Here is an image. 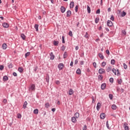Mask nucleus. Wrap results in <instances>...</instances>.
I'll use <instances>...</instances> for the list:
<instances>
[{
  "label": "nucleus",
  "instance_id": "79ce46f5",
  "mask_svg": "<svg viewBox=\"0 0 130 130\" xmlns=\"http://www.w3.org/2000/svg\"><path fill=\"white\" fill-rule=\"evenodd\" d=\"M22 117V115L21 114L18 113L17 114V118H21Z\"/></svg>",
  "mask_w": 130,
  "mask_h": 130
},
{
  "label": "nucleus",
  "instance_id": "6e6d98bb",
  "mask_svg": "<svg viewBox=\"0 0 130 130\" xmlns=\"http://www.w3.org/2000/svg\"><path fill=\"white\" fill-rule=\"evenodd\" d=\"M117 76H120V73H119V70H117Z\"/></svg>",
  "mask_w": 130,
  "mask_h": 130
},
{
  "label": "nucleus",
  "instance_id": "680f3d73",
  "mask_svg": "<svg viewBox=\"0 0 130 130\" xmlns=\"http://www.w3.org/2000/svg\"><path fill=\"white\" fill-rule=\"evenodd\" d=\"M106 52L108 55H109L110 54V52H109V50H106Z\"/></svg>",
  "mask_w": 130,
  "mask_h": 130
},
{
  "label": "nucleus",
  "instance_id": "6ab92c4d",
  "mask_svg": "<svg viewBox=\"0 0 130 130\" xmlns=\"http://www.w3.org/2000/svg\"><path fill=\"white\" fill-rule=\"evenodd\" d=\"M21 38H22V39L23 40H25L26 39V36H25V35L24 34H21L20 35Z\"/></svg>",
  "mask_w": 130,
  "mask_h": 130
},
{
  "label": "nucleus",
  "instance_id": "6e6552de",
  "mask_svg": "<svg viewBox=\"0 0 130 130\" xmlns=\"http://www.w3.org/2000/svg\"><path fill=\"white\" fill-rule=\"evenodd\" d=\"M106 116L105 115V113H102L100 115V118H101V119H104V118H105Z\"/></svg>",
  "mask_w": 130,
  "mask_h": 130
},
{
  "label": "nucleus",
  "instance_id": "c9c22d12",
  "mask_svg": "<svg viewBox=\"0 0 130 130\" xmlns=\"http://www.w3.org/2000/svg\"><path fill=\"white\" fill-rule=\"evenodd\" d=\"M111 64H112L113 66L115 64V60L114 59H112L111 60Z\"/></svg>",
  "mask_w": 130,
  "mask_h": 130
},
{
  "label": "nucleus",
  "instance_id": "f257e3e1",
  "mask_svg": "<svg viewBox=\"0 0 130 130\" xmlns=\"http://www.w3.org/2000/svg\"><path fill=\"white\" fill-rule=\"evenodd\" d=\"M63 67L64 66L63 65V63H60L58 64V69H59V71H62V69H63Z\"/></svg>",
  "mask_w": 130,
  "mask_h": 130
},
{
  "label": "nucleus",
  "instance_id": "603ef678",
  "mask_svg": "<svg viewBox=\"0 0 130 130\" xmlns=\"http://www.w3.org/2000/svg\"><path fill=\"white\" fill-rule=\"evenodd\" d=\"M69 36H70L71 37H73V32L72 31H70L69 32Z\"/></svg>",
  "mask_w": 130,
  "mask_h": 130
},
{
  "label": "nucleus",
  "instance_id": "4be33fe9",
  "mask_svg": "<svg viewBox=\"0 0 130 130\" xmlns=\"http://www.w3.org/2000/svg\"><path fill=\"white\" fill-rule=\"evenodd\" d=\"M74 116L76 118H79V116H80V114L78 112H76L75 113V114H74Z\"/></svg>",
  "mask_w": 130,
  "mask_h": 130
},
{
  "label": "nucleus",
  "instance_id": "bf43d9fd",
  "mask_svg": "<svg viewBox=\"0 0 130 130\" xmlns=\"http://www.w3.org/2000/svg\"><path fill=\"white\" fill-rule=\"evenodd\" d=\"M78 9H79V6L77 5L75 7V12L77 13L78 12Z\"/></svg>",
  "mask_w": 130,
  "mask_h": 130
},
{
  "label": "nucleus",
  "instance_id": "b1692460",
  "mask_svg": "<svg viewBox=\"0 0 130 130\" xmlns=\"http://www.w3.org/2000/svg\"><path fill=\"white\" fill-rule=\"evenodd\" d=\"M87 13H88V14H90V13H91V8H90V7L88 5L87 6Z\"/></svg>",
  "mask_w": 130,
  "mask_h": 130
},
{
  "label": "nucleus",
  "instance_id": "f704fd0d",
  "mask_svg": "<svg viewBox=\"0 0 130 130\" xmlns=\"http://www.w3.org/2000/svg\"><path fill=\"white\" fill-rule=\"evenodd\" d=\"M39 112V110L38 109H36L34 110V114H37Z\"/></svg>",
  "mask_w": 130,
  "mask_h": 130
},
{
  "label": "nucleus",
  "instance_id": "13d9d810",
  "mask_svg": "<svg viewBox=\"0 0 130 130\" xmlns=\"http://www.w3.org/2000/svg\"><path fill=\"white\" fill-rule=\"evenodd\" d=\"M55 84H56V85H59L60 84V82H59V81L57 80L55 81Z\"/></svg>",
  "mask_w": 130,
  "mask_h": 130
},
{
  "label": "nucleus",
  "instance_id": "e433bc0d",
  "mask_svg": "<svg viewBox=\"0 0 130 130\" xmlns=\"http://www.w3.org/2000/svg\"><path fill=\"white\" fill-rule=\"evenodd\" d=\"M109 98L110 99V100H112V99H113V95H112V94H109Z\"/></svg>",
  "mask_w": 130,
  "mask_h": 130
},
{
  "label": "nucleus",
  "instance_id": "052dcab7",
  "mask_svg": "<svg viewBox=\"0 0 130 130\" xmlns=\"http://www.w3.org/2000/svg\"><path fill=\"white\" fill-rule=\"evenodd\" d=\"M110 83H113V78H110L109 79Z\"/></svg>",
  "mask_w": 130,
  "mask_h": 130
},
{
  "label": "nucleus",
  "instance_id": "0eeeda50",
  "mask_svg": "<svg viewBox=\"0 0 130 130\" xmlns=\"http://www.w3.org/2000/svg\"><path fill=\"white\" fill-rule=\"evenodd\" d=\"M101 88L102 90H104L105 89H106V83H102L101 86Z\"/></svg>",
  "mask_w": 130,
  "mask_h": 130
},
{
  "label": "nucleus",
  "instance_id": "473e14b6",
  "mask_svg": "<svg viewBox=\"0 0 130 130\" xmlns=\"http://www.w3.org/2000/svg\"><path fill=\"white\" fill-rule=\"evenodd\" d=\"M38 70V67L36 66V67H34V71L35 72V73H37Z\"/></svg>",
  "mask_w": 130,
  "mask_h": 130
},
{
  "label": "nucleus",
  "instance_id": "aec40b11",
  "mask_svg": "<svg viewBox=\"0 0 130 130\" xmlns=\"http://www.w3.org/2000/svg\"><path fill=\"white\" fill-rule=\"evenodd\" d=\"M69 95H73V94H74V90H73V89L71 88L70 89H69Z\"/></svg>",
  "mask_w": 130,
  "mask_h": 130
},
{
  "label": "nucleus",
  "instance_id": "412c9836",
  "mask_svg": "<svg viewBox=\"0 0 130 130\" xmlns=\"http://www.w3.org/2000/svg\"><path fill=\"white\" fill-rule=\"evenodd\" d=\"M23 71L24 68H23V67H21L18 68V72H19V73H23Z\"/></svg>",
  "mask_w": 130,
  "mask_h": 130
},
{
  "label": "nucleus",
  "instance_id": "37998d69",
  "mask_svg": "<svg viewBox=\"0 0 130 130\" xmlns=\"http://www.w3.org/2000/svg\"><path fill=\"white\" fill-rule=\"evenodd\" d=\"M45 106L46 108H48V107H49V103H46Z\"/></svg>",
  "mask_w": 130,
  "mask_h": 130
},
{
  "label": "nucleus",
  "instance_id": "f03ea898",
  "mask_svg": "<svg viewBox=\"0 0 130 130\" xmlns=\"http://www.w3.org/2000/svg\"><path fill=\"white\" fill-rule=\"evenodd\" d=\"M105 73H106L105 69L103 68H101L99 70V74H100V75L102 74H105Z\"/></svg>",
  "mask_w": 130,
  "mask_h": 130
},
{
  "label": "nucleus",
  "instance_id": "5701e85b",
  "mask_svg": "<svg viewBox=\"0 0 130 130\" xmlns=\"http://www.w3.org/2000/svg\"><path fill=\"white\" fill-rule=\"evenodd\" d=\"M99 56L101 59H103L104 58V56H103V54L101 53H99Z\"/></svg>",
  "mask_w": 130,
  "mask_h": 130
},
{
  "label": "nucleus",
  "instance_id": "393cba45",
  "mask_svg": "<svg viewBox=\"0 0 130 130\" xmlns=\"http://www.w3.org/2000/svg\"><path fill=\"white\" fill-rule=\"evenodd\" d=\"M8 67L9 69H13V64L12 63H8Z\"/></svg>",
  "mask_w": 130,
  "mask_h": 130
},
{
  "label": "nucleus",
  "instance_id": "c85d7f7f",
  "mask_svg": "<svg viewBox=\"0 0 130 130\" xmlns=\"http://www.w3.org/2000/svg\"><path fill=\"white\" fill-rule=\"evenodd\" d=\"M117 82L119 85H121V83H122V79H117Z\"/></svg>",
  "mask_w": 130,
  "mask_h": 130
},
{
  "label": "nucleus",
  "instance_id": "de8ad7c7",
  "mask_svg": "<svg viewBox=\"0 0 130 130\" xmlns=\"http://www.w3.org/2000/svg\"><path fill=\"white\" fill-rule=\"evenodd\" d=\"M84 37L85 38H89V35H88V32H86L85 35H84Z\"/></svg>",
  "mask_w": 130,
  "mask_h": 130
},
{
  "label": "nucleus",
  "instance_id": "f8f14e48",
  "mask_svg": "<svg viewBox=\"0 0 130 130\" xmlns=\"http://www.w3.org/2000/svg\"><path fill=\"white\" fill-rule=\"evenodd\" d=\"M60 11L61 13H62V14H63V13L66 12V8H64V7L63 6H61Z\"/></svg>",
  "mask_w": 130,
  "mask_h": 130
},
{
  "label": "nucleus",
  "instance_id": "864d4df0",
  "mask_svg": "<svg viewBox=\"0 0 130 130\" xmlns=\"http://www.w3.org/2000/svg\"><path fill=\"white\" fill-rule=\"evenodd\" d=\"M4 65H0V71H3L4 70Z\"/></svg>",
  "mask_w": 130,
  "mask_h": 130
},
{
  "label": "nucleus",
  "instance_id": "423d86ee",
  "mask_svg": "<svg viewBox=\"0 0 130 130\" xmlns=\"http://www.w3.org/2000/svg\"><path fill=\"white\" fill-rule=\"evenodd\" d=\"M50 59H51V60H53V59H54L55 56L53 54V52H51L50 53Z\"/></svg>",
  "mask_w": 130,
  "mask_h": 130
},
{
  "label": "nucleus",
  "instance_id": "4c0bfd02",
  "mask_svg": "<svg viewBox=\"0 0 130 130\" xmlns=\"http://www.w3.org/2000/svg\"><path fill=\"white\" fill-rule=\"evenodd\" d=\"M30 55V52H27L25 54V57L26 58L27 56H29Z\"/></svg>",
  "mask_w": 130,
  "mask_h": 130
},
{
  "label": "nucleus",
  "instance_id": "72a5a7b5",
  "mask_svg": "<svg viewBox=\"0 0 130 130\" xmlns=\"http://www.w3.org/2000/svg\"><path fill=\"white\" fill-rule=\"evenodd\" d=\"M99 18L98 17H96L95 19V24H98V23H99Z\"/></svg>",
  "mask_w": 130,
  "mask_h": 130
},
{
  "label": "nucleus",
  "instance_id": "f3484780",
  "mask_svg": "<svg viewBox=\"0 0 130 130\" xmlns=\"http://www.w3.org/2000/svg\"><path fill=\"white\" fill-rule=\"evenodd\" d=\"M28 103H27V101H25L23 105V109H26V108L27 107V105Z\"/></svg>",
  "mask_w": 130,
  "mask_h": 130
},
{
  "label": "nucleus",
  "instance_id": "c03bdc74",
  "mask_svg": "<svg viewBox=\"0 0 130 130\" xmlns=\"http://www.w3.org/2000/svg\"><path fill=\"white\" fill-rule=\"evenodd\" d=\"M123 68L124 70H126V69H127V66L126 64H125V63H123Z\"/></svg>",
  "mask_w": 130,
  "mask_h": 130
},
{
  "label": "nucleus",
  "instance_id": "9d476101",
  "mask_svg": "<svg viewBox=\"0 0 130 130\" xmlns=\"http://www.w3.org/2000/svg\"><path fill=\"white\" fill-rule=\"evenodd\" d=\"M101 107V104L100 103H98L97 105H96V110L98 111H99Z\"/></svg>",
  "mask_w": 130,
  "mask_h": 130
},
{
  "label": "nucleus",
  "instance_id": "338daca9",
  "mask_svg": "<svg viewBox=\"0 0 130 130\" xmlns=\"http://www.w3.org/2000/svg\"><path fill=\"white\" fill-rule=\"evenodd\" d=\"M96 14H100V9L96 10Z\"/></svg>",
  "mask_w": 130,
  "mask_h": 130
},
{
  "label": "nucleus",
  "instance_id": "7ed1b4c3",
  "mask_svg": "<svg viewBox=\"0 0 130 130\" xmlns=\"http://www.w3.org/2000/svg\"><path fill=\"white\" fill-rule=\"evenodd\" d=\"M29 90H30V91H35V89H36L35 84H32L29 87Z\"/></svg>",
  "mask_w": 130,
  "mask_h": 130
},
{
  "label": "nucleus",
  "instance_id": "3c124183",
  "mask_svg": "<svg viewBox=\"0 0 130 130\" xmlns=\"http://www.w3.org/2000/svg\"><path fill=\"white\" fill-rule=\"evenodd\" d=\"M110 20H111V21H114V16H113V15L111 16Z\"/></svg>",
  "mask_w": 130,
  "mask_h": 130
},
{
  "label": "nucleus",
  "instance_id": "7c9ffc66",
  "mask_svg": "<svg viewBox=\"0 0 130 130\" xmlns=\"http://www.w3.org/2000/svg\"><path fill=\"white\" fill-rule=\"evenodd\" d=\"M126 15V12H124V11H122V14H121V17H125V16Z\"/></svg>",
  "mask_w": 130,
  "mask_h": 130
},
{
  "label": "nucleus",
  "instance_id": "5fc2aeb1",
  "mask_svg": "<svg viewBox=\"0 0 130 130\" xmlns=\"http://www.w3.org/2000/svg\"><path fill=\"white\" fill-rule=\"evenodd\" d=\"M79 62H80V64H81V66H83V65H84L85 61H80Z\"/></svg>",
  "mask_w": 130,
  "mask_h": 130
},
{
  "label": "nucleus",
  "instance_id": "4468645a",
  "mask_svg": "<svg viewBox=\"0 0 130 130\" xmlns=\"http://www.w3.org/2000/svg\"><path fill=\"white\" fill-rule=\"evenodd\" d=\"M59 43V42L58 41H55V40L53 41V45H54V46H58Z\"/></svg>",
  "mask_w": 130,
  "mask_h": 130
},
{
  "label": "nucleus",
  "instance_id": "69168bd1",
  "mask_svg": "<svg viewBox=\"0 0 130 130\" xmlns=\"http://www.w3.org/2000/svg\"><path fill=\"white\" fill-rule=\"evenodd\" d=\"M13 75L14 77H17V76H18V74H17V73H16V72H13Z\"/></svg>",
  "mask_w": 130,
  "mask_h": 130
},
{
  "label": "nucleus",
  "instance_id": "a19ab883",
  "mask_svg": "<svg viewBox=\"0 0 130 130\" xmlns=\"http://www.w3.org/2000/svg\"><path fill=\"white\" fill-rule=\"evenodd\" d=\"M106 126L108 129H110V127H109V124H108V121L106 122Z\"/></svg>",
  "mask_w": 130,
  "mask_h": 130
},
{
  "label": "nucleus",
  "instance_id": "bb28decb",
  "mask_svg": "<svg viewBox=\"0 0 130 130\" xmlns=\"http://www.w3.org/2000/svg\"><path fill=\"white\" fill-rule=\"evenodd\" d=\"M116 108H117L116 105L115 104L112 105V109H113V110H116Z\"/></svg>",
  "mask_w": 130,
  "mask_h": 130
},
{
  "label": "nucleus",
  "instance_id": "20e7f679",
  "mask_svg": "<svg viewBox=\"0 0 130 130\" xmlns=\"http://www.w3.org/2000/svg\"><path fill=\"white\" fill-rule=\"evenodd\" d=\"M107 24L108 27H112L113 26V23L111 20H108L107 22Z\"/></svg>",
  "mask_w": 130,
  "mask_h": 130
},
{
  "label": "nucleus",
  "instance_id": "09e8293b",
  "mask_svg": "<svg viewBox=\"0 0 130 130\" xmlns=\"http://www.w3.org/2000/svg\"><path fill=\"white\" fill-rule=\"evenodd\" d=\"M102 67H105L106 66V62L103 61L102 63Z\"/></svg>",
  "mask_w": 130,
  "mask_h": 130
},
{
  "label": "nucleus",
  "instance_id": "774afa93",
  "mask_svg": "<svg viewBox=\"0 0 130 130\" xmlns=\"http://www.w3.org/2000/svg\"><path fill=\"white\" fill-rule=\"evenodd\" d=\"M122 33L124 35H126V31L125 30H122Z\"/></svg>",
  "mask_w": 130,
  "mask_h": 130
},
{
  "label": "nucleus",
  "instance_id": "8fccbe9b",
  "mask_svg": "<svg viewBox=\"0 0 130 130\" xmlns=\"http://www.w3.org/2000/svg\"><path fill=\"white\" fill-rule=\"evenodd\" d=\"M62 43H66V42L64 41V36L62 37Z\"/></svg>",
  "mask_w": 130,
  "mask_h": 130
},
{
  "label": "nucleus",
  "instance_id": "dca6fc26",
  "mask_svg": "<svg viewBox=\"0 0 130 130\" xmlns=\"http://www.w3.org/2000/svg\"><path fill=\"white\" fill-rule=\"evenodd\" d=\"M9 80V77L7 76H4L3 77V82H7V81Z\"/></svg>",
  "mask_w": 130,
  "mask_h": 130
},
{
  "label": "nucleus",
  "instance_id": "a878e982",
  "mask_svg": "<svg viewBox=\"0 0 130 130\" xmlns=\"http://www.w3.org/2000/svg\"><path fill=\"white\" fill-rule=\"evenodd\" d=\"M46 82H47V83L48 84L49 83V75H47L46 77Z\"/></svg>",
  "mask_w": 130,
  "mask_h": 130
},
{
  "label": "nucleus",
  "instance_id": "e2e57ef3",
  "mask_svg": "<svg viewBox=\"0 0 130 130\" xmlns=\"http://www.w3.org/2000/svg\"><path fill=\"white\" fill-rule=\"evenodd\" d=\"M93 66L94 68L95 69H96L97 64H96V62H94L93 63Z\"/></svg>",
  "mask_w": 130,
  "mask_h": 130
},
{
  "label": "nucleus",
  "instance_id": "9b49d317",
  "mask_svg": "<svg viewBox=\"0 0 130 130\" xmlns=\"http://www.w3.org/2000/svg\"><path fill=\"white\" fill-rule=\"evenodd\" d=\"M71 15H72V11H71V10H68L67 12V18H69V17H71Z\"/></svg>",
  "mask_w": 130,
  "mask_h": 130
},
{
  "label": "nucleus",
  "instance_id": "cd10ccee",
  "mask_svg": "<svg viewBox=\"0 0 130 130\" xmlns=\"http://www.w3.org/2000/svg\"><path fill=\"white\" fill-rule=\"evenodd\" d=\"M3 49H7V44L4 43L2 45Z\"/></svg>",
  "mask_w": 130,
  "mask_h": 130
},
{
  "label": "nucleus",
  "instance_id": "39448f33",
  "mask_svg": "<svg viewBox=\"0 0 130 130\" xmlns=\"http://www.w3.org/2000/svg\"><path fill=\"white\" fill-rule=\"evenodd\" d=\"M128 124L126 122L124 123V128L125 130H129V128L128 127Z\"/></svg>",
  "mask_w": 130,
  "mask_h": 130
},
{
  "label": "nucleus",
  "instance_id": "1a4fd4ad",
  "mask_svg": "<svg viewBox=\"0 0 130 130\" xmlns=\"http://www.w3.org/2000/svg\"><path fill=\"white\" fill-rule=\"evenodd\" d=\"M4 28H9V24L7 22H4L2 24Z\"/></svg>",
  "mask_w": 130,
  "mask_h": 130
},
{
  "label": "nucleus",
  "instance_id": "a18cd8bd",
  "mask_svg": "<svg viewBox=\"0 0 130 130\" xmlns=\"http://www.w3.org/2000/svg\"><path fill=\"white\" fill-rule=\"evenodd\" d=\"M112 72L114 73V75H116V70H115V69H113L112 70Z\"/></svg>",
  "mask_w": 130,
  "mask_h": 130
},
{
  "label": "nucleus",
  "instance_id": "4d7b16f0",
  "mask_svg": "<svg viewBox=\"0 0 130 130\" xmlns=\"http://www.w3.org/2000/svg\"><path fill=\"white\" fill-rule=\"evenodd\" d=\"M83 130H87V125L86 124L84 125Z\"/></svg>",
  "mask_w": 130,
  "mask_h": 130
},
{
  "label": "nucleus",
  "instance_id": "0e129e2a",
  "mask_svg": "<svg viewBox=\"0 0 130 130\" xmlns=\"http://www.w3.org/2000/svg\"><path fill=\"white\" fill-rule=\"evenodd\" d=\"M7 99H4L3 100V103H4V104H7Z\"/></svg>",
  "mask_w": 130,
  "mask_h": 130
},
{
  "label": "nucleus",
  "instance_id": "2eb2a0df",
  "mask_svg": "<svg viewBox=\"0 0 130 130\" xmlns=\"http://www.w3.org/2000/svg\"><path fill=\"white\" fill-rule=\"evenodd\" d=\"M75 6V3L74 2H71L70 4V9H73L74 8V6Z\"/></svg>",
  "mask_w": 130,
  "mask_h": 130
},
{
  "label": "nucleus",
  "instance_id": "ea45409f",
  "mask_svg": "<svg viewBox=\"0 0 130 130\" xmlns=\"http://www.w3.org/2000/svg\"><path fill=\"white\" fill-rule=\"evenodd\" d=\"M61 50H62V51H64V50H66V46H64V45H63L61 47Z\"/></svg>",
  "mask_w": 130,
  "mask_h": 130
},
{
  "label": "nucleus",
  "instance_id": "49530a36",
  "mask_svg": "<svg viewBox=\"0 0 130 130\" xmlns=\"http://www.w3.org/2000/svg\"><path fill=\"white\" fill-rule=\"evenodd\" d=\"M110 71H111V67H108V68L107 69V73H109V72H110Z\"/></svg>",
  "mask_w": 130,
  "mask_h": 130
},
{
  "label": "nucleus",
  "instance_id": "ddd939ff",
  "mask_svg": "<svg viewBox=\"0 0 130 130\" xmlns=\"http://www.w3.org/2000/svg\"><path fill=\"white\" fill-rule=\"evenodd\" d=\"M71 121L74 123H76V122H77V118L75 117H72L71 118Z\"/></svg>",
  "mask_w": 130,
  "mask_h": 130
},
{
  "label": "nucleus",
  "instance_id": "c756f323",
  "mask_svg": "<svg viewBox=\"0 0 130 130\" xmlns=\"http://www.w3.org/2000/svg\"><path fill=\"white\" fill-rule=\"evenodd\" d=\"M76 74H77V75H81V69H78L76 71Z\"/></svg>",
  "mask_w": 130,
  "mask_h": 130
},
{
  "label": "nucleus",
  "instance_id": "a211bd4d",
  "mask_svg": "<svg viewBox=\"0 0 130 130\" xmlns=\"http://www.w3.org/2000/svg\"><path fill=\"white\" fill-rule=\"evenodd\" d=\"M98 80L99 81H102L103 80V76L102 75H99L98 76Z\"/></svg>",
  "mask_w": 130,
  "mask_h": 130
},
{
  "label": "nucleus",
  "instance_id": "58836bf2",
  "mask_svg": "<svg viewBox=\"0 0 130 130\" xmlns=\"http://www.w3.org/2000/svg\"><path fill=\"white\" fill-rule=\"evenodd\" d=\"M63 57V58H67V57H68V54H67V52H65L64 53Z\"/></svg>",
  "mask_w": 130,
  "mask_h": 130
},
{
  "label": "nucleus",
  "instance_id": "2f4dec72",
  "mask_svg": "<svg viewBox=\"0 0 130 130\" xmlns=\"http://www.w3.org/2000/svg\"><path fill=\"white\" fill-rule=\"evenodd\" d=\"M35 29H36V31H38V27H39V25H38V24H36L35 25Z\"/></svg>",
  "mask_w": 130,
  "mask_h": 130
}]
</instances>
